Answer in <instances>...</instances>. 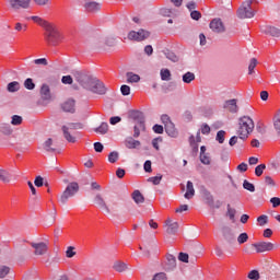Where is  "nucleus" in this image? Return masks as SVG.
<instances>
[{"label": "nucleus", "mask_w": 280, "mask_h": 280, "mask_svg": "<svg viewBox=\"0 0 280 280\" xmlns=\"http://www.w3.org/2000/svg\"><path fill=\"white\" fill-rule=\"evenodd\" d=\"M84 128L81 122H69L62 126V133L68 143H75V132L73 130H82Z\"/></svg>", "instance_id": "nucleus-5"}, {"label": "nucleus", "mask_w": 280, "mask_h": 280, "mask_svg": "<svg viewBox=\"0 0 280 280\" xmlns=\"http://www.w3.org/2000/svg\"><path fill=\"white\" fill-rule=\"evenodd\" d=\"M94 132H97L98 135H106V132H108V122H102L100 127L94 129Z\"/></svg>", "instance_id": "nucleus-33"}, {"label": "nucleus", "mask_w": 280, "mask_h": 280, "mask_svg": "<svg viewBox=\"0 0 280 280\" xmlns=\"http://www.w3.org/2000/svg\"><path fill=\"white\" fill-rule=\"evenodd\" d=\"M20 89H21V83H19V81L10 82L7 86V90L9 91V93H16V91H19Z\"/></svg>", "instance_id": "nucleus-29"}, {"label": "nucleus", "mask_w": 280, "mask_h": 280, "mask_svg": "<svg viewBox=\"0 0 280 280\" xmlns=\"http://www.w3.org/2000/svg\"><path fill=\"white\" fill-rule=\"evenodd\" d=\"M190 16L194 21H200L202 14L199 11H191Z\"/></svg>", "instance_id": "nucleus-55"}, {"label": "nucleus", "mask_w": 280, "mask_h": 280, "mask_svg": "<svg viewBox=\"0 0 280 280\" xmlns=\"http://www.w3.org/2000/svg\"><path fill=\"white\" fill-rule=\"evenodd\" d=\"M120 92H121V94L122 95H130V86H128V85H121V88H120Z\"/></svg>", "instance_id": "nucleus-61"}, {"label": "nucleus", "mask_w": 280, "mask_h": 280, "mask_svg": "<svg viewBox=\"0 0 280 280\" xmlns=\"http://www.w3.org/2000/svg\"><path fill=\"white\" fill-rule=\"evenodd\" d=\"M161 121L164 124V126H167V124H172V119H170V116L164 114L161 116Z\"/></svg>", "instance_id": "nucleus-59"}, {"label": "nucleus", "mask_w": 280, "mask_h": 280, "mask_svg": "<svg viewBox=\"0 0 280 280\" xmlns=\"http://www.w3.org/2000/svg\"><path fill=\"white\" fill-rule=\"evenodd\" d=\"M61 82L62 84H73V78L71 75H63Z\"/></svg>", "instance_id": "nucleus-56"}, {"label": "nucleus", "mask_w": 280, "mask_h": 280, "mask_svg": "<svg viewBox=\"0 0 280 280\" xmlns=\"http://www.w3.org/2000/svg\"><path fill=\"white\" fill-rule=\"evenodd\" d=\"M250 5H253V0H246L243 3L237 11L238 19H253L255 16V12L250 10Z\"/></svg>", "instance_id": "nucleus-8"}, {"label": "nucleus", "mask_w": 280, "mask_h": 280, "mask_svg": "<svg viewBox=\"0 0 280 280\" xmlns=\"http://www.w3.org/2000/svg\"><path fill=\"white\" fill-rule=\"evenodd\" d=\"M182 80L185 84H191V82H194V80H196V74H194V72H186L183 75Z\"/></svg>", "instance_id": "nucleus-31"}, {"label": "nucleus", "mask_w": 280, "mask_h": 280, "mask_svg": "<svg viewBox=\"0 0 280 280\" xmlns=\"http://www.w3.org/2000/svg\"><path fill=\"white\" fill-rule=\"evenodd\" d=\"M161 141H163V138H161V137L154 138V139L152 140V145H153V148H154L155 150H160V148H159V142H161Z\"/></svg>", "instance_id": "nucleus-62"}, {"label": "nucleus", "mask_w": 280, "mask_h": 280, "mask_svg": "<svg viewBox=\"0 0 280 280\" xmlns=\"http://www.w3.org/2000/svg\"><path fill=\"white\" fill-rule=\"evenodd\" d=\"M147 38H150V32L145 30H139L138 32L131 31L128 34V39L136 40L137 43H141V40H145Z\"/></svg>", "instance_id": "nucleus-11"}, {"label": "nucleus", "mask_w": 280, "mask_h": 280, "mask_svg": "<svg viewBox=\"0 0 280 280\" xmlns=\"http://www.w3.org/2000/svg\"><path fill=\"white\" fill-rule=\"evenodd\" d=\"M257 222L259 226H266V224H268V215L261 214L260 217L257 218Z\"/></svg>", "instance_id": "nucleus-42"}, {"label": "nucleus", "mask_w": 280, "mask_h": 280, "mask_svg": "<svg viewBox=\"0 0 280 280\" xmlns=\"http://www.w3.org/2000/svg\"><path fill=\"white\" fill-rule=\"evenodd\" d=\"M109 163H117L119 161V153L117 151H113L108 154Z\"/></svg>", "instance_id": "nucleus-39"}, {"label": "nucleus", "mask_w": 280, "mask_h": 280, "mask_svg": "<svg viewBox=\"0 0 280 280\" xmlns=\"http://www.w3.org/2000/svg\"><path fill=\"white\" fill-rule=\"evenodd\" d=\"M27 24H22L20 22L15 23V32H26Z\"/></svg>", "instance_id": "nucleus-50"}, {"label": "nucleus", "mask_w": 280, "mask_h": 280, "mask_svg": "<svg viewBox=\"0 0 280 280\" xmlns=\"http://www.w3.org/2000/svg\"><path fill=\"white\" fill-rule=\"evenodd\" d=\"M35 65H42L43 67H47L48 62L46 58H39L34 60Z\"/></svg>", "instance_id": "nucleus-60"}, {"label": "nucleus", "mask_w": 280, "mask_h": 280, "mask_svg": "<svg viewBox=\"0 0 280 280\" xmlns=\"http://www.w3.org/2000/svg\"><path fill=\"white\" fill-rule=\"evenodd\" d=\"M226 136V131L220 130L217 132V141L219 143H224V137Z\"/></svg>", "instance_id": "nucleus-47"}, {"label": "nucleus", "mask_w": 280, "mask_h": 280, "mask_svg": "<svg viewBox=\"0 0 280 280\" xmlns=\"http://www.w3.org/2000/svg\"><path fill=\"white\" fill-rule=\"evenodd\" d=\"M74 80L86 91H92V93H96V95H106V85L104 83L91 75H89L84 71H74L73 72Z\"/></svg>", "instance_id": "nucleus-1"}, {"label": "nucleus", "mask_w": 280, "mask_h": 280, "mask_svg": "<svg viewBox=\"0 0 280 280\" xmlns=\"http://www.w3.org/2000/svg\"><path fill=\"white\" fill-rule=\"evenodd\" d=\"M196 196V189H194V183L191 182H187L186 185V192L184 195V197L186 198V200H191V198Z\"/></svg>", "instance_id": "nucleus-22"}, {"label": "nucleus", "mask_w": 280, "mask_h": 280, "mask_svg": "<svg viewBox=\"0 0 280 280\" xmlns=\"http://www.w3.org/2000/svg\"><path fill=\"white\" fill-rule=\"evenodd\" d=\"M211 132V127H209V125L203 124L201 125V133L202 135H209Z\"/></svg>", "instance_id": "nucleus-58"}, {"label": "nucleus", "mask_w": 280, "mask_h": 280, "mask_svg": "<svg viewBox=\"0 0 280 280\" xmlns=\"http://www.w3.org/2000/svg\"><path fill=\"white\" fill-rule=\"evenodd\" d=\"M43 148L46 150V152H56V144H54V140L51 138L44 142Z\"/></svg>", "instance_id": "nucleus-25"}, {"label": "nucleus", "mask_w": 280, "mask_h": 280, "mask_svg": "<svg viewBox=\"0 0 280 280\" xmlns=\"http://www.w3.org/2000/svg\"><path fill=\"white\" fill-rule=\"evenodd\" d=\"M136 125L133 127V137L137 139L141 135V130H145V118L142 113H138L136 116Z\"/></svg>", "instance_id": "nucleus-10"}, {"label": "nucleus", "mask_w": 280, "mask_h": 280, "mask_svg": "<svg viewBox=\"0 0 280 280\" xmlns=\"http://www.w3.org/2000/svg\"><path fill=\"white\" fill-rule=\"evenodd\" d=\"M178 259L184 264H189V255L187 253H179Z\"/></svg>", "instance_id": "nucleus-49"}, {"label": "nucleus", "mask_w": 280, "mask_h": 280, "mask_svg": "<svg viewBox=\"0 0 280 280\" xmlns=\"http://www.w3.org/2000/svg\"><path fill=\"white\" fill-rule=\"evenodd\" d=\"M246 242H248V233H246V232L241 233L237 237V243L238 244H246Z\"/></svg>", "instance_id": "nucleus-43"}, {"label": "nucleus", "mask_w": 280, "mask_h": 280, "mask_svg": "<svg viewBox=\"0 0 280 280\" xmlns=\"http://www.w3.org/2000/svg\"><path fill=\"white\" fill-rule=\"evenodd\" d=\"M252 246L255 248L256 253H270L271 250H275V248H279V245L264 241L254 243Z\"/></svg>", "instance_id": "nucleus-9"}, {"label": "nucleus", "mask_w": 280, "mask_h": 280, "mask_svg": "<svg viewBox=\"0 0 280 280\" xmlns=\"http://www.w3.org/2000/svg\"><path fill=\"white\" fill-rule=\"evenodd\" d=\"M152 280H167V273L165 272L155 273Z\"/></svg>", "instance_id": "nucleus-51"}, {"label": "nucleus", "mask_w": 280, "mask_h": 280, "mask_svg": "<svg viewBox=\"0 0 280 280\" xmlns=\"http://www.w3.org/2000/svg\"><path fill=\"white\" fill-rule=\"evenodd\" d=\"M264 170H266V164H259L255 168V175L256 176H261V174H264Z\"/></svg>", "instance_id": "nucleus-48"}, {"label": "nucleus", "mask_w": 280, "mask_h": 280, "mask_svg": "<svg viewBox=\"0 0 280 280\" xmlns=\"http://www.w3.org/2000/svg\"><path fill=\"white\" fill-rule=\"evenodd\" d=\"M125 145L129 150H135V148H139V145H141V142L139 140H135L132 137H130V138L126 139Z\"/></svg>", "instance_id": "nucleus-23"}, {"label": "nucleus", "mask_w": 280, "mask_h": 280, "mask_svg": "<svg viewBox=\"0 0 280 280\" xmlns=\"http://www.w3.org/2000/svg\"><path fill=\"white\" fill-rule=\"evenodd\" d=\"M61 108L65 113H75V101L68 100L62 105Z\"/></svg>", "instance_id": "nucleus-21"}, {"label": "nucleus", "mask_w": 280, "mask_h": 280, "mask_svg": "<svg viewBox=\"0 0 280 280\" xmlns=\"http://www.w3.org/2000/svg\"><path fill=\"white\" fill-rule=\"evenodd\" d=\"M255 129V121L248 116H243L238 119L237 135L243 141L248 139V135Z\"/></svg>", "instance_id": "nucleus-2"}, {"label": "nucleus", "mask_w": 280, "mask_h": 280, "mask_svg": "<svg viewBox=\"0 0 280 280\" xmlns=\"http://www.w3.org/2000/svg\"><path fill=\"white\" fill-rule=\"evenodd\" d=\"M78 191H80V184L78 182L69 183L59 197V203L65 207L71 198H74Z\"/></svg>", "instance_id": "nucleus-3"}, {"label": "nucleus", "mask_w": 280, "mask_h": 280, "mask_svg": "<svg viewBox=\"0 0 280 280\" xmlns=\"http://www.w3.org/2000/svg\"><path fill=\"white\" fill-rule=\"evenodd\" d=\"M12 126H21L23 124V117L13 115L11 120Z\"/></svg>", "instance_id": "nucleus-41"}, {"label": "nucleus", "mask_w": 280, "mask_h": 280, "mask_svg": "<svg viewBox=\"0 0 280 280\" xmlns=\"http://www.w3.org/2000/svg\"><path fill=\"white\" fill-rule=\"evenodd\" d=\"M94 150H95V152H103L104 151V144H102L101 142H95L94 143Z\"/></svg>", "instance_id": "nucleus-64"}, {"label": "nucleus", "mask_w": 280, "mask_h": 280, "mask_svg": "<svg viewBox=\"0 0 280 280\" xmlns=\"http://www.w3.org/2000/svg\"><path fill=\"white\" fill-rule=\"evenodd\" d=\"M153 131H154L156 135H163V126H161V125H154V126H153Z\"/></svg>", "instance_id": "nucleus-63"}, {"label": "nucleus", "mask_w": 280, "mask_h": 280, "mask_svg": "<svg viewBox=\"0 0 280 280\" xmlns=\"http://www.w3.org/2000/svg\"><path fill=\"white\" fill-rule=\"evenodd\" d=\"M273 128L278 132V135H280V110L273 117Z\"/></svg>", "instance_id": "nucleus-34"}, {"label": "nucleus", "mask_w": 280, "mask_h": 280, "mask_svg": "<svg viewBox=\"0 0 280 280\" xmlns=\"http://www.w3.org/2000/svg\"><path fill=\"white\" fill-rule=\"evenodd\" d=\"M223 108L225 110H229L230 113H237V110H240V108L237 107V100L232 98V100L225 101L223 104Z\"/></svg>", "instance_id": "nucleus-15"}, {"label": "nucleus", "mask_w": 280, "mask_h": 280, "mask_svg": "<svg viewBox=\"0 0 280 280\" xmlns=\"http://www.w3.org/2000/svg\"><path fill=\"white\" fill-rule=\"evenodd\" d=\"M34 185L35 187H43V185H45V179L43 176H37L34 180Z\"/></svg>", "instance_id": "nucleus-52"}, {"label": "nucleus", "mask_w": 280, "mask_h": 280, "mask_svg": "<svg viewBox=\"0 0 280 280\" xmlns=\"http://www.w3.org/2000/svg\"><path fill=\"white\" fill-rule=\"evenodd\" d=\"M131 196L136 205H143L145 202V197L139 190H135Z\"/></svg>", "instance_id": "nucleus-24"}, {"label": "nucleus", "mask_w": 280, "mask_h": 280, "mask_svg": "<svg viewBox=\"0 0 280 280\" xmlns=\"http://www.w3.org/2000/svg\"><path fill=\"white\" fill-rule=\"evenodd\" d=\"M243 187H244V189H246L247 191H252V192H254L255 191V185H253L250 182H248V180H244V183H243Z\"/></svg>", "instance_id": "nucleus-46"}, {"label": "nucleus", "mask_w": 280, "mask_h": 280, "mask_svg": "<svg viewBox=\"0 0 280 280\" xmlns=\"http://www.w3.org/2000/svg\"><path fill=\"white\" fill-rule=\"evenodd\" d=\"M164 128L168 137H172L173 139H176V137H178V130L176 129L174 122H168L166 126H164Z\"/></svg>", "instance_id": "nucleus-19"}, {"label": "nucleus", "mask_w": 280, "mask_h": 280, "mask_svg": "<svg viewBox=\"0 0 280 280\" xmlns=\"http://www.w3.org/2000/svg\"><path fill=\"white\" fill-rule=\"evenodd\" d=\"M248 279H252V280H259V271L257 270H252L249 273H248Z\"/></svg>", "instance_id": "nucleus-53"}, {"label": "nucleus", "mask_w": 280, "mask_h": 280, "mask_svg": "<svg viewBox=\"0 0 280 280\" xmlns=\"http://www.w3.org/2000/svg\"><path fill=\"white\" fill-rule=\"evenodd\" d=\"M90 47L93 49H105V47H115L114 36H97L90 40Z\"/></svg>", "instance_id": "nucleus-4"}, {"label": "nucleus", "mask_w": 280, "mask_h": 280, "mask_svg": "<svg viewBox=\"0 0 280 280\" xmlns=\"http://www.w3.org/2000/svg\"><path fill=\"white\" fill-rule=\"evenodd\" d=\"M141 80V77L139 74H135L132 72H127V82L129 84H135Z\"/></svg>", "instance_id": "nucleus-30"}, {"label": "nucleus", "mask_w": 280, "mask_h": 280, "mask_svg": "<svg viewBox=\"0 0 280 280\" xmlns=\"http://www.w3.org/2000/svg\"><path fill=\"white\" fill-rule=\"evenodd\" d=\"M167 261H168V266H170V269H174L176 268V257H174V255H168L166 257Z\"/></svg>", "instance_id": "nucleus-44"}, {"label": "nucleus", "mask_w": 280, "mask_h": 280, "mask_svg": "<svg viewBox=\"0 0 280 280\" xmlns=\"http://www.w3.org/2000/svg\"><path fill=\"white\" fill-rule=\"evenodd\" d=\"M26 21H34L37 25H40V27H44V30L50 24L49 22L45 21L43 18L38 15L27 16L25 18Z\"/></svg>", "instance_id": "nucleus-20"}, {"label": "nucleus", "mask_w": 280, "mask_h": 280, "mask_svg": "<svg viewBox=\"0 0 280 280\" xmlns=\"http://www.w3.org/2000/svg\"><path fill=\"white\" fill-rule=\"evenodd\" d=\"M39 93H40V97H51V90L47 84L42 85Z\"/></svg>", "instance_id": "nucleus-32"}, {"label": "nucleus", "mask_w": 280, "mask_h": 280, "mask_svg": "<svg viewBox=\"0 0 280 280\" xmlns=\"http://www.w3.org/2000/svg\"><path fill=\"white\" fill-rule=\"evenodd\" d=\"M262 34H268L269 36H273L275 38H279L280 30L275 26H265L261 28Z\"/></svg>", "instance_id": "nucleus-18"}, {"label": "nucleus", "mask_w": 280, "mask_h": 280, "mask_svg": "<svg viewBox=\"0 0 280 280\" xmlns=\"http://www.w3.org/2000/svg\"><path fill=\"white\" fill-rule=\"evenodd\" d=\"M235 213H236V210L231 208V205H228V211H226V215L228 218L232 221V222H235Z\"/></svg>", "instance_id": "nucleus-36"}, {"label": "nucleus", "mask_w": 280, "mask_h": 280, "mask_svg": "<svg viewBox=\"0 0 280 280\" xmlns=\"http://www.w3.org/2000/svg\"><path fill=\"white\" fill-rule=\"evenodd\" d=\"M8 8L11 12L30 10V8H32V0H8Z\"/></svg>", "instance_id": "nucleus-7"}, {"label": "nucleus", "mask_w": 280, "mask_h": 280, "mask_svg": "<svg viewBox=\"0 0 280 280\" xmlns=\"http://www.w3.org/2000/svg\"><path fill=\"white\" fill-rule=\"evenodd\" d=\"M160 75L163 82H170V80H172V72L170 71V69H161Z\"/></svg>", "instance_id": "nucleus-28"}, {"label": "nucleus", "mask_w": 280, "mask_h": 280, "mask_svg": "<svg viewBox=\"0 0 280 280\" xmlns=\"http://www.w3.org/2000/svg\"><path fill=\"white\" fill-rule=\"evenodd\" d=\"M178 222H173L172 219H167L165 221L164 229L167 235H176V233H178Z\"/></svg>", "instance_id": "nucleus-13"}, {"label": "nucleus", "mask_w": 280, "mask_h": 280, "mask_svg": "<svg viewBox=\"0 0 280 280\" xmlns=\"http://www.w3.org/2000/svg\"><path fill=\"white\" fill-rule=\"evenodd\" d=\"M66 257H68V259L75 257V247L69 246L66 250Z\"/></svg>", "instance_id": "nucleus-45"}, {"label": "nucleus", "mask_w": 280, "mask_h": 280, "mask_svg": "<svg viewBox=\"0 0 280 280\" xmlns=\"http://www.w3.org/2000/svg\"><path fill=\"white\" fill-rule=\"evenodd\" d=\"M10 275V267L8 266H0V279H5Z\"/></svg>", "instance_id": "nucleus-38"}, {"label": "nucleus", "mask_w": 280, "mask_h": 280, "mask_svg": "<svg viewBox=\"0 0 280 280\" xmlns=\"http://www.w3.org/2000/svg\"><path fill=\"white\" fill-rule=\"evenodd\" d=\"M255 67H257V59L256 58H252L249 66H248V74L253 75V73H255Z\"/></svg>", "instance_id": "nucleus-37"}, {"label": "nucleus", "mask_w": 280, "mask_h": 280, "mask_svg": "<svg viewBox=\"0 0 280 280\" xmlns=\"http://www.w3.org/2000/svg\"><path fill=\"white\" fill-rule=\"evenodd\" d=\"M32 248H34V255H45L47 253V245L43 242L40 243H32Z\"/></svg>", "instance_id": "nucleus-17"}, {"label": "nucleus", "mask_w": 280, "mask_h": 280, "mask_svg": "<svg viewBox=\"0 0 280 280\" xmlns=\"http://www.w3.org/2000/svg\"><path fill=\"white\" fill-rule=\"evenodd\" d=\"M24 86L27 89V91H34V89H36V84L32 78H28L24 81Z\"/></svg>", "instance_id": "nucleus-35"}, {"label": "nucleus", "mask_w": 280, "mask_h": 280, "mask_svg": "<svg viewBox=\"0 0 280 280\" xmlns=\"http://www.w3.org/2000/svg\"><path fill=\"white\" fill-rule=\"evenodd\" d=\"M270 203L272 205L273 209H277V207H280V198L279 197L271 198Z\"/></svg>", "instance_id": "nucleus-57"}, {"label": "nucleus", "mask_w": 280, "mask_h": 280, "mask_svg": "<svg viewBox=\"0 0 280 280\" xmlns=\"http://www.w3.org/2000/svg\"><path fill=\"white\" fill-rule=\"evenodd\" d=\"M84 10L90 14H97L102 10V4L95 1H88L84 3Z\"/></svg>", "instance_id": "nucleus-12"}, {"label": "nucleus", "mask_w": 280, "mask_h": 280, "mask_svg": "<svg viewBox=\"0 0 280 280\" xmlns=\"http://www.w3.org/2000/svg\"><path fill=\"white\" fill-rule=\"evenodd\" d=\"M45 31L46 40L49 45H58V43H61L62 38H65L58 27L54 26V24H49Z\"/></svg>", "instance_id": "nucleus-6"}, {"label": "nucleus", "mask_w": 280, "mask_h": 280, "mask_svg": "<svg viewBox=\"0 0 280 280\" xmlns=\"http://www.w3.org/2000/svg\"><path fill=\"white\" fill-rule=\"evenodd\" d=\"M94 203L97 205L102 211H105V213H110V209L106 205V201L102 197V195L97 194L94 198Z\"/></svg>", "instance_id": "nucleus-16"}, {"label": "nucleus", "mask_w": 280, "mask_h": 280, "mask_svg": "<svg viewBox=\"0 0 280 280\" xmlns=\"http://www.w3.org/2000/svg\"><path fill=\"white\" fill-rule=\"evenodd\" d=\"M210 30H212V32H214L215 34H222V32H224V23H222V20L220 19H213L210 22Z\"/></svg>", "instance_id": "nucleus-14"}, {"label": "nucleus", "mask_w": 280, "mask_h": 280, "mask_svg": "<svg viewBox=\"0 0 280 280\" xmlns=\"http://www.w3.org/2000/svg\"><path fill=\"white\" fill-rule=\"evenodd\" d=\"M200 162L203 165H211V158L209 156V153L200 154Z\"/></svg>", "instance_id": "nucleus-40"}, {"label": "nucleus", "mask_w": 280, "mask_h": 280, "mask_svg": "<svg viewBox=\"0 0 280 280\" xmlns=\"http://www.w3.org/2000/svg\"><path fill=\"white\" fill-rule=\"evenodd\" d=\"M150 180L151 183H153V185H161V180H163V175L151 177Z\"/></svg>", "instance_id": "nucleus-54"}, {"label": "nucleus", "mask_w": 280, "mask_h": 280, "mask_svg": "<svg viewBox=\"0 0 280 280\" xmlns=\"http://www.w3.org/2000/svg\"><path fill=\"white\" fill-rule=\"evenodd\" d=\"M113 268L116 272H126V270H128V265H126V262L116 261Z\"/></svg>", "instance_id": "nucleus-27"}, {"label": "nucleus", "mask_w": 280, "mask_h": 280, "mask_svg": "<svg viewBox=\"0 0 280 280\" xmlns=\"http://www.w3.org/2000/svg\"><path fill=\"white\" fill-rule=\"evenodd\" d=\"M0 180L2 183H10L12 180V175L7 170L0 168Z\"/></svg>", "instance_id": "nucleus-26"}]
</instances>
